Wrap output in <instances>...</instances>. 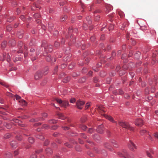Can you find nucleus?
I'll return each mask as SVG.
<instances>
[{
	"mask_svg": "<svg viewBox=\"0 0 158 158\" xmlns=\"http://www.w3.org/2000/svg\"><path fill=\"white\" fill-rule=\"evenodd\" d=\"M118 123L119 125L126 129H128L131 131H133L134 128L131 126L127 123H126L122 121H119Z\"/></svg>",
	"mask_w": 158,
	"mask_h": 158,
	"instance_id": "nucleus-1",
	"label": "nucleus"
},
{
	"mask_svg": "<svg viewBox=\"0 0 158 158\" xmlns=\"http://www.w3.org/2000/svg\"><path fill=\"white\" fill-rule=\"evenodd\" d=\"M56 101L60 104V106L62 107L66 108L69 105V102L68 101L64 100L63 101L59 98H56Z\"/></svg>",
	"mask_w": 158,
	"mask_h": 158,
	"instance_id": "nucleus-2",
	"label": "nucleus"
},
{
	"mask_svg": "<svg viewBox=\"0 0 158 158\" xmlns=\"http://www.w3.org/2000/svg\"><path fill=\"white\" fill-rule=\"evenodd\" d=\"M128 148L131 151H134V149H137V147L136 145L131 140L129 141V142L128 143Z\"/></svg>",
	"mask_w": 158,
	"mask_h": 158,
	"instance_id": "nucleus-3",
	"label": "nucleus"
},
{
	"mask_svg": "<svg viewBox=\"0 0 158 158\" xmlns=\"http://www.w3.org/2000/svg\"><path fill=\"white\" fill-rule=\"evenodd\" d=\"M85 103V102L84 101L79 100L77 101L76 105L78 108L81 109Z\"/></svg>",
	"mask_w": 158,
	"mask_h": 158,
	"instance_id": "nucleus-4",
	"label": "nucleus"
},
{
	"mask_svg": "<svg viewBox=\"0 0 158 158\" xmlns=\"http://www.w3.org/2000/svg\"><path fill=\"white\" fill-rule=\"evenodd\" d=\"M135 124L137 126H141L143 124V121L140 118H137L135 121Z\"/></svg>",
	"mask_w": 158,
	"mask_h": 158,
	"instance_id": "nucleus-5",
	"label": "nucleus"
},
{
	"mask_svg": "<svg viewBox=\"0 0 158 158\" xmlns=\"http://www.w3.org/2000/svg\"><path fill=\"white\" fill-rule=\"evenodd\" d=\"M118 155L120 157L126 158L128 155V153L127 150H124L123 151V153L119 152L118 153Z\"/></svg>",
	"mask_w": 158,
	"mask_h": 158,
	"instance_id": "nucleus-6",
	"label": "nucleus"
},
{
	"mask_svg": "<svg viewBox=\"0 0 158 158\" xmlns=\"http://www.w3.org/2000/svg\"><path fill=\"white\" fill-rule=\"evenodd\" d=\"M43 74L40 71H37L34 75L35 79L37 80L41 78Z\"/></svg>",
	"mask_w": 158,
	"mask_h": 158,
	"instance_id": "nucleus-7",
	"label": "nucleus"
},
{
	"mask_svg": "<svg viewBox=\"0 0 158 158\" xmlns=\"http://www.w3.org/2000/svg\"><path fill=\"white\" fill-rule=\"evenodd\" d=\"M47 60L48 62H51L52 63H53L56 60V59L55 57L52 58L50 55L46 57Z\"/></svg>",
	"mask_w": 158,
	"mask_h": 158,
	"instance_id": "nucleus-8",
	"label": "nucleus"
},
{
	"mask_svg": "<svg viewBox=\"0 0 158 158\" xmlns=\"http://www.w3.org/2000/svg\"><path fill=\"white\" fill-rule=\"evenodd\" d=\"M104 117L106 119L109 120L111 122L115 123H117V122L116 121H115L114 120L113 118L111 116L106 114H105L104 115Z\"/></svg>",
	"mask_w": 158,
	"mask_h": 158,
	"instance_id": "nucleus-9",
	"label": "nucleus"
},
{
	"mask_svg": "<svg viewBox=\"0 0 158 158\" xmlns=\"http://www.w3.org/2000/svg\"><path fill=\"white\" fill-rule=\"evenodd\" d=\"M97 130L98 132L100 134H102L103 133V126L102 125L99 126L97 128Z\"/></svg>",
	"mask_w": 158,
	"mask_h": 158,
	"instance_id": "nucleus-10",
	"label": "nucleus"
},
{
	"mask_svg": "<svg viewBox=\"0 0 158 158\" xmlns=\"http://www.w3.org/2000/svg\"><path fill=\"white\" fill-rule=\"evenodd\" d=\"M5 158H12V154L9 152H6L5 153L4 156Z\"/></svg>",
	"mask_w": 158,
	"mask_h": 158,
	"instance_id": "nucleus-11",
	"label": "nucleus"
},
{
	"mask_svg": "<svg viewBox=\"0 0 158 158\" xmlns=\"http://www.w3.org/2000/svg\"><path fill=\"white\" fill-rule=\"evenodd\" d=\"M10 145L12 148H15L17 147V144L15 141H13L10 142Z\"/></svg>",
	"mask_w": 158,
	"mask_h": 158,
	"instance_id": "nucleus-12",
	"label": "nucleus"
},
{
	"mask_svg": "<svg viewBox=\"0 0 158 158\" xmlns=\"http://www.w3.org/2000/svg\"><path fill=\"white\" fill-rule=\"evenodd\" d=\"M57 115L58 116V118L60 119L64 120L66 118V117L62 113H59Z\"/></svg>",
	"mask_w": 158,
	"mask_h": 158,
	"instance_id": "nucleus-13",
	"label": "nucleus"
},
{
	"mask_svg": "<svg viewBox=\"0 0 158 158\" xmlns=\"http://www.w3.org/2000/svg\"><path fill=\"white\" fill-rule=\"evenodd\" d=\"M52 150L50 148H48L46 150V153L48 155L52 154Z\"/></svg>",
	"mask_w": 158,
	"mask_h": 158,
	"instance_id": "nucleus-14",
	"label": "nucleus"
},
{
	"mask_svg": "<svg viewBox=\"0 0 158 158\" xmlns=\"http://www.w3.org/2000/svg\"><path fill=\"white\" fill-rule=\"evenodd\" d=\"M45 49L46 51L51 52L52 51V45H49L46 48H45Z\"/></svg>",
	"mask_w": 158,
	"mask_h": 158,
	"instance_id": "nucleus-15",
	"label": "nucleus"
},
{
	"mask_svg": "<svg viewBox=\"0 0 158 158\" xmlns=\"http://www.w3.org/2000/svg\"><path fill=\"white\" fill-rule=\"evenodd\" d=\"M140 133L142 135H145L148 133L147 131L145 129L141 130L140 131Z\"/></svg>",
	"mask_w": 158,
	"mask_h": 158,
	"instance_id": "nucleus-16",
	"label": "nucleus"
},
{
	"mask_svg": "<svg viewBox=\"0 0 158 158\" xmlns=\"http://www.w3.org/2000/svg\"><path fill=\"white\" fill-rule=\"evenodd\" d=\"M36 137L37 138L40 139L41 140L43 139H44V136L42 134H38L36 135Z\"/></svg>",
	"mask_w": 158,
	"mask_h": 158,
	"instance_id": "nucleus-17",
	"label": "nucleus"
},
{
	"mask_svg": "<svg viewBox=\"0 0 158 158\" xmlns=\"http://www.w3.org/2000/svg\"><path fill=\"white\" fill-rule=\"evenodd\" d=\"M118 92H116L115 91L114 92V94H122L123 93V91L121 89H119L117 91Z\"/></svg>",
	"mask_w": 158,
	"mask_h": 158,
	"instance_id": "nucleus-18",
	"label": "nucleus"
},
{
	"mask_svg": "<svg viewBox=\"0 0 158 158\" xmlns=\"http://www.w3.org/2000/svg\"><path fill=\"white\" fill-rule=\"evenodd\" d=\"M140 53L139 52H137L135 54V58L137 59H138L139 58Z\"/></svg>",
	"mask_w": 158,
	"mask_h": 158,
	"instance_id": "nucleus-19",
	"label": "nucleus"
},
{
	"mask_svg": "<svg viewBox=\"0 0 158 158\" xmlns=\"http://www.w3.org/2000/svg\"><path fill=\"white\" fill-rule=\"evenodd\" d=\"M19 102L20 103L21 105L22 106H25L27 105V102L23 100H21Z\"/></svg>",
	"mask_w": 158,
	"mask_h": 158,
	"instance_id": "nucleus-20",
	"label": "nucleus"
},
{
	"mask_svg": "<svg viewBox=\"0 0 158 158\" xmlns=\"http://www.w3.org/2000/svg\"><path fill=\"white\" fill-rule=\"evenodd\" d=\"M4 126L7 129H10L12 127V125L10 124L6 123H4Z\"/></svg>",
	"mask_w": 158,
	"mask_h": 158,
	"instance_id": "nucleus-21",
	"label": "nucleus"
},
{
	"mask_svg": "<svg viewBox=\"0 0 158 158\" xmlns=\"http://www.w3.org/2000/svg\"><path fill=\"white\" fill-rule=\"evenodd\" d=\"M85 78L84 77H82L79 79L78 81V82L80 83H83L85 81Z\"/></svg>",
	"mask_w": 158,
	"mask_h": 158,
	"instance_id": "nucleus-22",
	"label": "nucleus"
},
{
	"mask_svg": "<svg viewBox=\"0 0 158 158\" xmlns=\"http://www.w3.org/2000/svg\"><path fill=\"white\" fill-rule=\"evenodd\" d=\"M44 120V119L42 118H39L32 119L31 121L34 122H36L40 120Z\"/></svg>",
	"mask_w": 158,
	"mask_h": 158,
	"instance_id": "nucleus-23",
	"label": "nucleus"
},
{
	"mask_svg": "<svg viewBox=\"0 0 158 158\" xmlns=\"http://www.w3.org/2000/svg\"><path fill=\"white\" fill-rule=\"evenodd\" d=\"M28 141L29 143H32L34 142V139L32 137H30L28 138Z\"/></svg>",
	"mask_w": 158,
	"mask_h": 158,
	"instance_id": "nucleus-24",
	"label": "nucleus"
},
{
	"mask_svg": "<svg viewBox=\"0 0 158 158\" xmlns=\"http://www.w3.org/2000/svg\"><path fill=\"white\" fill-rule=\"evenodd\" d=\"M2 56H0V60L3 61L5 60L6 58V54H2Z\"/></svg>",
	"mask_w": 158,
	"mask_h": 158,
	"instance_id": "nucleus-25",
	"label": "nucleus"
},
{
	"mask_svg": "<svg viewBox=\"0 0 158 158\" xmlns=\"http://www.w3.org/2000/svg\"><path fill=\"white\" fill-rule=\"evenodd\" d=\"M70 77H68L65 78L63 80V82L64 83H67L70 80Z\"/></svg>",
	"mask_w": 158,
	"mask_h": 158,
	"instance_id": "nucleus-26",
	"label": "nucleus"
},
{
	"mask_svg": "<svg viewBox=\"0 0 158 158\" xmlns=\"http://www.w3.org/2000/svg\"><path fill=\"white\" fill-rule=\"evenodd\" d=\"M14 121L15 122V123H18L19 125L22 126V124H21V121H19L18 119H14Z\"/></svg>",
	"mask_w": 158,
	"mask_h": 158,
	"instance_id": "nucleus-27",
	"label": "nucleus"
},
{
	"mask_svg": "<svg viewBox=\"0 0 158 158\" xmlns=\"http://www.w3.org/2000/svg\"><path fill=\"white\" fill-rule=\"evenodd\" d=\"M27 48L26 46H24V56L25 57H26L27 56Z\"/></svg>",
	"mask_w": 158,
	"mask_h": 158,
	"instance_id": "nucleus-28",
	"label": "nucleus"
},
{
	"mask_svg": "<svg viewBox=\"0 0 158 158\" xmlns=\"http://www.w3.org/2000/svg\"><path fill=\"white\" fill-rule=\"evenodd\" d=\"M6 45V42L5 41H4L1 44V47L2 48H5Z\"/></svg>",
	"mask_w": 158,
	"mask_h": 158,
	"instance_id": "nucleus-29",
	"label": "nucleus"
},
{
	"mask_svg": "<svg viewBox=\"0 0 158 158\" xmlns=\"http://www.w3.org/2000/svg\"><path fill=\"white\" fill-rule=\"evenodd\" d=\"M48 122L50 123H57V121L55 119H51L48 121Z\"/></svg>",
	"mask_w": 158,
	"mask_h": 158,
	"instance_id": "nucleus-30",
	"label": "nucleus"
},
{
	"mask_svg": "<svg viewBox=\"0 0 158 158\" xmlns=\"http://www.w3.org/2000/svg\"><path fill=\"white\" fill-rule=\"evenodd\" d=\"M11 136V135L9 133H7L5 135L4 137L5 139H7L10 138Z\"/></svg>",
	"mask_w": 158,
	"mask_h": 158,
	"instance_id": "nucleus-31",
	"label": "nucleus"
},
{
	"mask_svg": "<svg viewBox=\"0 0 158 158\" xmlns=\"http://www.w3.org/2000/svg\"><path fill=\"white\" fill-rule=\"evenodd\" d=\"M105 146L108 149L110 150H111L112 148L110 146L109 144L108 143H106L105 144Z\"/></svg>",
	"mask_w": 158,
	"mask_h": 158,
	"instance_id": "nucleus-32",
	"label": "nucleus"
},
{
	"mask_svg": "<svg viewBox=\"0 0 158 158\" xmlns=\"http://www.w3.org/2000/svg\"><path fill=\"white\" fill-rule=\"evenodd\" d=\"M39 54V52H36V56H34L32 57L31 59L32 61H34L37 58V56Z\"/></svg>",
	"mask_w": 158,
	"mask_h": 158,
	"instance_id": "nucleus-33",
	"label": "nucleus"
},
{
	"mask_svg": "<svg viewBox=\"0 0 158 158\" xmlns=\"http://www.w3.org/2000/svg\"><path fill=\"white\" fill-rule=\"evenodd\" d=\"M48 68H46L44 71L43 72V74L45 75H46L48 73Z\"/></svg>",
	"mask_w": 158,
	"mask_h": 158,
	"instance_id": "nucleus-34",
	"label": "nucleus"
},
{
	"mask_svg": "<svg viewBox=\"0 0 158 158\" xmlns=\"http://www.w3.org/2000/svg\"><path fill=\"white\" fill-rule=\"evenodd\" d=\"M94 132V130L93 128H89L88 130V132L92 133Z\"/></svg>",
	"mask_w": 158,
	"mask_h": 158,
	"instance_id": "nucleus-35",
	"label": "nucleus"
},
{
	"mask_svg": "<svg viewBox=\"0 0 158 158\" xmlns=\"http://www.w3.org/2000/svg\"><path fill=\"white\" fill-rule=\"evenodd\" d=\"M76 102V99L75 98H72L70 99V102L72 103H74Z\"/></svg>",
	"mask_w": 158,
	"mask_h": 158,
	"instance_id": "nucleus-36",
	"label": "nucleus"
},
{
	"mask_svg": "<svg viewBox=\"0 0 158 158\" xmlns=\"http://www.w3.org/2000/svg\"><path fill=\"white\" fill-rule=\"evenodd\" d=\"M75 65V64L73 63L69 65V68L72 69L73 68Z\"/></svg>",
	"mask_w": 158,
	"mask_h": 158,
	"instance_id": "nucleus-37",
	"label": "nucleus"
},
{
	"mask_svg": "<svg viewBox=\"0 0 158 158\" xmlns=\"http://www.w3.org/2000/svg\"><path fill=\"white\" fill-rule=\"evenodd\" d=\"M80 127L83 130H86L87 127L84 125H82Z\"/></svg>",
	"mask_w": 158,
	"mask_h": 158,
	"instance_id": "nucleus-38",
	"label": "nucleus"
},
{
	"mask_svg": "<svg viewBox=\"0 0 158 158\" xmlns=\"http://www.w3.org/2000/svg\"><path fill=\"white\" fill-rule=\"evenodd\" d=\"M12 29V27L10 26H8L6 27V30L9 31H11Z\"/></svg>",
	"mask_w": 158,
	"mask_h": 158,
	"instance_id": "nucleus-39",
	"label": "nucleus"
},
{
	"mask_svg": "<svg viewBox=\"0 0 158 158\" xmlns=\"http://www.w3.org/2000/svg\"><path fill=\"white\" fill-rule=\"evenodd\" d=\"M147 154V156L150 158L152 157V155L149 152L147 151L146 152Z\"/></svg>",
	"mask_w": 158,
	"mask_h": 158,
	"instance_id": "nucleus-40",
	"label": "nucleus"
},
{
	"mask_svg": "<svg viewBox=\"0 0 158 158\" xmlns=\"http://www.w3.org/2000/svg\"><path fill=\"white\" fill-rule=\"evenodd\" d=\"M145 93L146 94H148L149 93V88L148 87L145 89Z\"/></svg>",
	"mask_w": 158,
	"mask_h": 158,
	"instance_id": "nucleus-41",
	"label": "nucleus"
},
{
	"mask_svg": "<svg viewBox=\"0 0 158 158\" xmlns=\"http://www.w3.org/2000/svg\"><path fill=\"white\" fill-rule=\"evenodd\" d=\"M47 82V79H45L43 81L41 84L42 85H44Z\"/></svg>",
	"mask_w": 158,
	"mask_h": 158,
	"instance_id": "nucleus-42",
	"label": "nucleus"
},
{
	"mask_svg": "<svg viewBox=\"0 0 158 158\" xmlns=\"http://www.w3.org/2000/svg\"><path fill=\"white\" fill-rule=\"evenodd\" d=\"M55 46L56 47H58L60 46V43L58 42H56L54 44Z\"/></svg>",
	"mask_w": 158,
	"mask_h": 158,
	"instance_id": "nucleus-43",
	"label": "nucleus"
},
{
	"mask_svg": "<svg viewBox=\"0 0 158 158\" xmlns=\"http://www.w3.org/2000/svg\"><path fill=\"white\" fill-rule=\"evenodd\" d=\"M90 104L89 102H87L85 108V109H87L88 107L90 106Z\"/></svg>",
	"mask_w": 158,
	"mask_h": 158,
	"instance_id": "nucleus-44",
	"label": "nucleus"
},
{
	"mask_svg": "<svg viewBox=\"0 0 158 158\" xmlns=\"http://www.w3.org/2000/svg\"><path fill=\"white\" fill-rule=\"evenodd\" d=\"M155 90V88L154 87L152 86L151 88V92L152 93L154 92Z\"/></svg>",
	"mask_w": 158,
	"mask_h": 158,
	"instance_id": "nucleus-45",
	"label": "nucleus"
},
{
	"mask_svg": "<svg viewBox=\"0 0 158 158\" xmlns=\"http://www.w3.org/2000/svg\"><path fill=\"white\" fill-rule=\"evenodd\" d=\"M7 61L9 62L10 60V56L9 54H7L6 56Z\"/></svg>",
	"mask_w": 158,
	"mask_h": 158,
	"instance_id": "nucleus-46",
	"label": "nucleus"
},
{
	"mask_svg": "<svg viewBox=\"0 0 158 158\" xmlns=\"http://www.w3.org/2000/svg\"><path fill=\"white\" fill-rule=\"evenodd\" d=\"M36 155L35 154H33L30 156V158H36Z\"/></svg>",
	"mask_w": 158,
	"mask_h": 158,
	"instance_id": "nucleus-47",
	"label": "nucleus"
},
{
	"mask_svg": "<svg viewBox=\"0 0 158 158\" xmlns=\"http://www.w3.org/2000/svg\"><path fill=\"white\" fill-rule=\"evenodd\" d=\"M112 144L113 146L116 148H117L118 147V144L116 141H115V143H114Z\"/></svg>",
	"mask_w": 158,
	"mask_h": 158,
	"instance_id": "nucleus-48",
	"label": "nucleus"
},
{
	"mask_svg": "<svg viewBox=\"0 0 158 158\" xmlns=\"http://www.w3.org/2000/svg\"><path fill=\"white\" fill-rule=\"evenodd\" d=\"M49 127V126L47 124H44L43 125L42 127L44 128L47 129Z\"/></svg>",
	"mask_w": 158,
	"mask_h": 158,
	"instance_id": "nucleus-49",
	"label": "nucleus"
},
{
	"mask_svg": "<svg viewBox=\"0 0 158 158\" xmlns=\"http://www.w3.org/2000/svg\"><path fill=\"white\" fill-rule=\"evenodd\" d=\"M14 19V17H11L10 19H8L7 20L8 21L11 22L12 20Z\"/></svg>",
	"mask_w": 158,
	"mask_h": 158,
	"instance_id": "nucleus-50",
	"label": "nucleus"
},
{
	"mask_svg": "<svg viewBox=\"0 0 158 158\" xmlns=\"http://www.w3.org/2000/svg\"><path fill=\"white\" fill-rule=\"evenodd\" d=\"M154 136L158 139V132H156L154 134Z\"/></svg>",
	"mask_w": 158,
	"mask_h": 158,
	"instance_id": "nucleus-51",
	"label": "nucleus"
},
{
	"mask_svg": "<svg viewBox=\"0 0 158 158\" xmlns=\"http://www.w3.org/2000/svg\"><path fill=\"white\" fill-rule=\"evenodd\" d=\"M78 75L75 73H73L72 74L73 77H75L77 76Z\"/></svg>",
	"mask_w": 158,
	"mask_h": 158,
	"instance_id": "nucleus-52",
	"label": "nucleus"
},
{
	"mask_svg": "<svg viewBox=\"0 0 158 158\" xmlns=\"http://www.w3.org/2000/svg\"><path fill=\"white\" fill-rule=\"evenodd\" d=\"M65 145L68 147L69 148H71L72 147V146L71 145H70L68 143H65Z\"/></svg>",
	"mask_w": 158,
	"mask_h": 158,
	"instance_id": "nucleus-53",
	"label": "nucleus"
},
{
	"mask_svg": "<svg viewBox=\"0 0 158 158\" xmlns=\"http://www.w3.org/2000/svg\"><path fill=\"white\" fill-rule=\"evenodd\" d=\"M34 16L35 18H39L40 16V15L38 13H36L34 15Z\"/></svg>",
	"mask_w": 158,
	"mask_h": 158,
	"instance_id": "nucleus-54",
	"label": "nucleus"
},
{
	"mask_svg": "<svg viewBox=\"0 0 158 158\" xmlns=\"http://www.w3.org/2000/svg\"><path fill=\"white\" fill-rule=\"evenodd\" d=\"M86 20L88 21V22L89 24L91 23V21L90 20H89V17H86Z\"/></svg>",
	"mask_w": 158,
	"mask_h": 158,
	"instance_id": "nucleus-55",
	"label": "nucleus"
},
{
	"mask_svg": "<svg viewBox=\"0 0 158 158\" xmlns=\"http://www.w3.org/2000/svg\"><path fill=\"white\" fill-rule=\"evenodd\" d=\"M66 66V64H62L61 66V67L62 69H64L65 68Z\"/></svg>",
	"mask_w": 158,
	"mask_h": 158,
	"instance_id": "nucleus-56",
	"label": "nucleus"
},
{
	"mask_svg": "<svg viewBox=\"0 0 158 158\" xmlns=\"http://www.w3.org/2000/svg\"><path fill=\"white\" fill-rule=\"evenodd\" d=\"M15 97L17 100L20 99L21 98V97L19 96L17 94L15 95Z\"/></svg>",
	"mask_w": 158,
	"mask_h": 158,
	"instance_id": "nucleus-57",
	"label": "nucleus"
},
{
	"mask_svg": "<svg viewBox=\"0 0 158 158\" xmlns=\"http://www.w3.org/2000/svg\"><path fill=\"white\" fill-rule=\"evenodd\" d=\"M49 143V141L48 140H46L44 143V145L45 146L47 145Z\"/></svg>",
	"mask_w": 158,
	"mask_h": 158,
	"instance_id": "nucleus-58",
	"label": "nucleus"
},
{
	"mask_svg": "<svg viewBox=\"0 0 158 158\" xmlns=\"http://www.w3.org/2000/svg\"><path fill=\"white\" fill-rule=\"evenodd\" d=\"M81 136L83 138H84V139H86L87 138V136H86L84 134H81Z\"/></svg>",
	"mask_w": 158,
	"mask_h": 158,
	"instance_id": "nucleus-59",
	"label": "nucleus"
},
{
	"mask_svg": "<svg viewBox=\"0 0 158 158\" xmlns=\"http://www.w3.org/2000/svg\"><path fill=\"white\" fill-rule=\"evenodd\" d=\"M19 154L18 151L17 150H15L14 152V154L15 156H16Z\"/></svg>",
	"mask_w": 158,
	"mask_h": 158,
	"instance_id": "nucleus-60",
	"label": "nucleus"
},
{
	"mask_svg": "<svg viewBox=\"0 0 158 158\" xmlns=\"http://www.w3.org/2000/svg\"><path fill=\"white\" fill-rule=\"evenodd\" d=\"M114 28V26L112 25H110V27L109 28V31L111 29H113Z\"/></svg>",
	"mask_w": 158,
	"mask_h": 158,
	"instance_id": "nucleus-61",
	"label": "nucleus"
},
{
	"mask_svg": "<svg viewBox=\"0 0 158 158\" xmlns=\"http://www.w3.org/2000/svg\"><path fill=\"white\" fill-rule=\"evenodd\" d=\"M42 115L43 117H46L48 115L46 113H44Z\"/></svg>",
	"mask_w": 158,
	"mask_h": 158,
	"instance_id": "nucleus-62",
	"label": "nucleus"
},
{
	"mask_svg": "<svg viewBox=\"0 0 158 158\" xmlns=\"http://www.w3.org/2000/svg\"><path fill=\"white\" fill-rule=\"evenodd\" d=\"M62 128H63L65 130H67L69 129V127H62Z\"/></svg>",
	"mask_w": 158,
	"mask_h": 158,
	"instance_id": "nucleus-63",
	"label": "nucleus"
},
{
	"mask_svg": "<svg viewBox=\"0 0 158 158\" xmlns=\"http://www.w3.org/2000/svg\"><path fill=\"white\" fill-rule=\"evenodd\" d=\"M146 85V83L145 82H143L141 83V86L143 87H144Z\"/></svg>",
	"mask_w": 158,
	"mask_h": 158,
	"instance_id": "nucleus-64",
	"label": "nucleus"
}]
</instances>
